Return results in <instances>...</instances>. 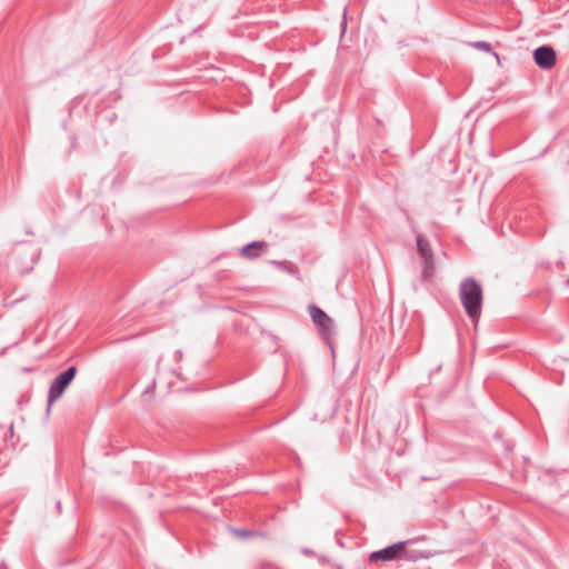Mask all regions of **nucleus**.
<instances>
[{
    "instance_id": "f257e3e1",
    "label": "nucleus",
    "mask_w": 569,
    "mask_h": 569,
    "mask_svg": "<svg viewBox=\"0 0 569 569\" xmlns=\"http://www.w3.org/2000/svg\"><path fill=\"white\" fill-rule=\"evenodd\" d=\"M461 303L472 321H477L482 307V288L473 278H466L459 287Z\"/></svg>"
},
{
    "instance_id": "f03ea898",
    "label": "nucleus",
    "mask_w": 569,
    "mask_h": 569,
    "mask_svg": "<svg viewBox=\"0 0 569 569\" xmlns=\"http://www.w3.org/2000/svg\"><path fill=\"white\" fill-rule=\"evenodd\" d=\"M76 373L77 368L71 366L52 380L48 392V411L50 410L52 403L63 395L64 390L74 379Z\"/></svg>"
},
{
    "instance_id": "7ed1b4c3",
    "label": "nucleus",
    "mask_w": 569,
    "mask_h": 569,
    "mask_svg": "<svg viewBox=\"0 0 569 569\" xmlns=\"http://www.w3.org/2000/svg\"><path fill=\"white\" fill-rule=\"evenodd\" d=\"M426 540V537H418L415 539H409L406 541H399L391 546H388L383 549L373 551L369 556L370 562H378V561H392V560H400L401 559V552H403V545H413L418 541Z\"/></svg>"
},
{
    "instance_id": "20e7f679",
    "label": "nucleus",
    "mask_w": 569,
    "mask_h": 569,
    "mask_svg": "<svg viewBox=\"0 0 569 569\" xmlns=\"http://www.w3.org/2000/svg\"><path fill=\"white\" fill-rule=\"evenodd\" d=\"M417 251L422 260L421 277L425 280L431 279L435 274L433 252L429 241L421 234L416 236Z\"/></svg>"
},
{
    "instance_id": "39448f33",
    "label": "nucleus",
    "mask_w": 569,
    "mask_h": 569,
    "mask_svg": "<svg viewBox=\"0 0 569 569\" xmlns=\"http://www.w3.org/2000/svg\"><path fill=\"white\" fill-rule=\"evenodd\" d=\"M309 315L318 328L320 335L322 338L327 341L333 336L335 333V322L333 320L319 307L316 305L309 306Z\"/></svg>"
},
{
    "instance_id": "423d86ee",
    "label": "nucleus",
    "mask_w": 569,
    "mask_h": 569,
    "mask_svg": "<svg viewBox=\"0 0 569 569\" xmlns=\"http://www.w3.org/2000/svg\"><path fill=\"white\" fill-rule=\"evenodd\" d=\"M556 51L550 46H540L533 51V60L541 69H551L556 63Z\"/></svg>"
},
{
    "instance_id": "0eeeda50",
    "label": "nucleus",
    "mask_w": 569,
    "mask_h": 569,
    "mask_svg": "<svg viewBox=\"0 0 569 569\" xmlns=\"http://www.w3.org/2000/svg\"><path fill=\"white\" fill-rule=\"evenodd\" d=\"M269 244L266 241H253L240 249V254L246 259H254L267 252Z\"/></svg>"
},
{
    "instance_id": "6e6552de",
    "label": "nucleus",
    "mask_w": 569,
    "mask_h": 569,
    "mask_svg": "<svg viewBox=\"0 0 569 569\" xmlns=\"http://www.w3.org/2000/svg\"><path fill=\"white\" fill-rule=\"evenodd\" d=\"M410 545H403V552H401V559L408 560V561H417L419 559H428L432 556L429 551H422V550H416V549H408Z\"/></svg>"
},
{
    "instance_id": "1a4fd4ad",
    "label": "nucleus",
    "mask_w": 569,
    "mask_h": 569,
    "mask_svg": "<svg viewBox=\"0 0 569 569\" xmlns=\"http://www.w3.org/2000/svg\"><path fill=\"white\" fill-rule=\"evenodd\" d=\"M233 535L236 537L248 539L257 536H261L262 533L260 531L256 530H248V529H233Z\"/></svg>"
},
{
    "instance_id": "9d476101",
    "label": "nucleus",
    "mask_w": 569,
    "mask_h": 569,
    "mask_svg": "<svg viewBox=\"0 0 569 569\" xmlns=\"http://www.w3.org/2000/svg\"><path fill=\"white\" fill-rule=\"evenodd\" d=\"M475 47L476 48H479L481 50H485V51H490L491 50V44L488 43V42H485V41H478L475 43Z\"/></svg>"
},
{
    "instance_id": "9b49d317",
    "label": "nucleus",
    "mask_w": 569,
    "mask_h": 569,
    "mask_svg": "<svg viewBox=\"0 0 569 569\" xmlns=\"http://www.w3.org/2000/svg\"><path fill=\"white\" fill-rule=\"evenodd\" d=\"M346 11H347V9L345 8V9H343V20H342V23H341V26H342V31H345V29H346V27H347Z\"/></svg>"
},
{
    "instance_id": "f8f14e48",
    "label": "nucleus",
    "mask_w": 569,
    "mask_h": 569,
    "mask_svg": "<svg viewBox=\"0 0 569 569\" xmlns=\"http://www.w3.org/2000/svg\"><path fill=\"white\" fill-rule=\"evenodd\" d=\"M273 264L278 266V267H282L284 262L282 261H277V260H273L271 261Z\"/></svg>"
},
{
    "instance_id": "ddd939ff",
    "label": "nucleus",
    "mask_w": 569,
    "mask_h": 569,
    "mask_svg": "<svg viewBox=\"0 0 569 569\" xmlns=\"http://www.w3.org/2000/svg\"><path fill=\"white\" fill-rule=\"evenodd\" d=\"M57 507H58L59 512H61V502L60 501L57 502Z\"/></svg>"
},
{
    "instance_id": "4468645a",
    "label": "nucleus",
    "mask_w": 569,
    "mask_h": 569,
    "mask_svg": "<svg viewBox=\"0 0 569 569\" xmlns=\"http://www.w3.org/2000/svg\"><path fill=\"white\" fill-rule=\"evenodd\" d=\"M567 284L569 286V279L567 280Z\"/></svg>"
}]
</instances>
